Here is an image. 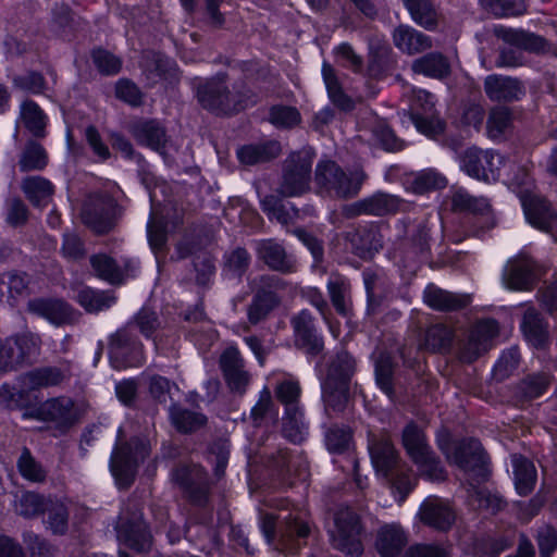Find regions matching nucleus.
<instances>
[{"instance_id": "a18cd8bd", "label": "nucleus", "mask_w": 557, "mask_h": 557, "mask_svg": "<svg viewBox=\"0 0 557 557\" xmlns=\"http://www.w3.org/2000/svg\"><path fill=\"white\" fill-rule=\"evenodd\" d=\"M76 300L89 312L108 309L115 302V298L112 295L95 292L86 287L78 290Z\"/></svg>"}, {"instance_id": "f03ea898", "label": "nucleus", "mask_w": 557, "mask_h": 557, "mask_svg": "<svg viewBox=\"0 0 557 557\" xmlns=\"http://www.w3.org/2000/svg\"><path fill=\"white\" fill-rule=\"evenodd\" d=\"M314 180L320 191L349 198L359 193L366 174L361 170L347 174L334 161L324 160L317 164Z\"/></svg>"}, {"instance_id": "c85d7f7f", "label": "nucleus", "mask_w": 557, "mask_h": 557, "mask_svg": "<svg viewBox=\"0 0 557 557\" xmlns=\"http://www.w3.org/2000/svg\"><path fill=\"white\" fill-rule=\"evenodd\" d=\"M393 40L398 49L408 54H416L432 47L430 37L408 26L396 28Z\"/></svg>"}, {"instance_id": "c03bdc74", "label": "nucleus", "mask_w": 557, "mask_h": 557, "mask_svg": "<svg viewBox=\"0 0 557 557\" xmlns=\"http://www.w3.org/2000/svg\"><path fill=\"white\" fill-rule=\"evenodd\" d=\"M412 20L426 29H432L437 23V13L428 0H403Z\"/></svg>"}, {"instance_id": "58836bf2", "label": "nucleus", "mask_w": 557, "mask_h": 557, "mask_svg": "<svg viewBox=\"0 0 557 557\" xmlns=\"http://www.w3.org/2000/svg\"><path fill=\"white\" fill-rule=\"evenodd\" d=\"M16 468L21 476L30 483L42 484L47 480L48 470L33 456L27 447L22 449L16 460Z\"/></svg>"}, {"instance_id": "3c124183", "label": "nucleus", "mask_w": 557, "mask_h": 557, "mask_svg": "<svg viewBox=\"0 0 557 557\" xmlns=\"http://www.w3.org/2000/svg\"><path fill=\"white\" fill-rule=\"evenodd\" d=\"M447 184L446 178L434 170H424L418 173L412 181L414 193L423 194L432 189L444 188Z\"/></svg>"}, {"instance_id": "5701e85b", "label": "nucleus", "mask_w": 557, "mask_h": 557, "mask_svg": "<svg viewBox=\"0 0 557 557\" xmlns=\"http://www.w3.org/2000/svg\"><path fill=\"white\" fill-rule=\"evenodd\" d=\"M256 250L259 259L272 270L281 272L294 271V258L287 255L278 243L272 239L260 240L256 244Z\"/></svg>"}, {"instance_id": "2f4dec72", "label": "nucleus", "mask_w": 557, "mask_h": 557, "mask_svg": "<svg viewBox=\"0 0 557 557\" xmlns=\"http://www.w3.org/2000/svg\"><path fill=\"white\" fill-rule=\"evenodd\" d=\"M354 369H355V360L347 352L339 354L337 356L336 360H334L332 362L330 370H329L327 380L323 387L325 401L329 405L332 404V400H331V396L326 395V388L329 386H331L333 381L334 382L338 381L342 386L341 394L345 398V385H346L347 381L349 380L350 375L352 374Z\"/></svg>"}, {"instance_id": "412c9836", "label": "nucleus", "mask_w": 557, "mask_h": 557, "mask_svg": "<svg viewBox=\"0 0 557 557\" xmlns=\"http://www.w3.org/2000/svg\"><path fill=\"white\" fill-rule=\"evenodd\" d=\"M398 205L396 197L384 193H376L371 197L352 203L345 210L349 216L359 214L384 215L396 211Z\"/></svg>"}, {"instance_id": "cd10ccee", "label": "nucleus", "mask_w": 557, "mask_h": 557, "mask_svg": "<svg viewBox=\"0 0 557 557\" xmlns=\"http://www.w3.org/2000/svg\"><path fill=\"white\" fill-rule=\"evenodd\" d=\"M29 312L46 318L55 325L67 321L69 309L64 301L53 298H35L28 301Z\"/></svg>"}, {"instance_id": "8fccbe9b", "label": "nucleus", "mask_w": 557, "mask_h": 557, "mask_svg": "<svg viewBox=\"0 0 557 557\" xmlns=\"http://www.w3.org/2000/svg\"><path fill=\"white\" fill-rule=\"evenodd\" d=\"M300 386L297 381L285 380L276 387V396L285 406V412L300 410L298 400L300 397Z\"/></svg>"}, {"instance_id": "f704fd0d", "label": "nucleus", "mask_w": 557, "mask_h": 557, "mask_svg": "<svg viewBox=\"0 0 557 557\" xmlns=\"http://www.w3.org/2000/svg\"><path fill=\"white\" fill-rule=\"evenodd\" d=\"M512 466L517 492L520 495L530 494L536 482V470L534 465L522 456L513 455Z\"/></svg>"}, {"instance_id": "4be33fe9", "label": "nucleus", "mask_w": 557, "mask_h": 557, "mask_svg": "<svg viewBox=\"0 0 557 557\" xmlns=\"http://www.w3.org/2000/svg\"><path fill=\"white\" fill-rule=\"evenodd\" d=\"M90 264L96 274L110 282L121 283L129 271L137 268V262L133 260H125L123 265L119 264L113 258L104 253L94 255L90 258Z\"/></svg>"}, {"instance_id": "7ed1b4c3", "label": "nucleus", "mask_w": 557, "mask_h": 557, "mask_svg": "<svg viewBox=\"0 0 557 557\" xmlns=\"http://www.w3.org/2000/svg\"><path fill=\"white\" fill-rule=\"evenodd\" d=\"M403 445L407 455L418 467L420 473L431 481L445 479V471L426 443L423 432L413 423L408 424L403 432Z\"/></svg>"}, {"instance_id": "dca6fc26", "label": "nucleus", "mask_w": 557, "mask_h": 557, "mask_svg": "<svg viewBox=\"0 0 557 557\" xmlns=\"http://www.w3.org/2000/svg\"><path fill=\"white\" fill-rule=\"evenodd\" d=\"M498 334V325L495 320L487 319L478 322L472 329L468 342L462 350V359L471 362L481 354L487 351L492 341Z\"/></svg>"}, {"instance_id": "79ce46f5", "label": "nucleus", "mask_w": 557, "mask_h": 557, "mask_svg": "<svg viewBox=\"0 0 557 557\" xmlns=\"http://www.w3.org/2000/svg\"><path fill=\"white\" fill-rule=\"evenodd\" d=\"M37 416L42 420L65 424L70 420V398L55 397L48 399L37 409Z\"/></svg>"}, {"instance_id": "f8f14e48", "label": "nucleus", "mask_w": 557, "mask_h": 557, "mask_svg": "<svg viewBox=\"0 0 557 557\" xmlns=\"http://www.w3.org/2000/svg\"><path fill=\"white\" fill-rule=\"evenodd\" d=\"M36 350L37 337L33 334L8 337L0 344V372L17 369Z\"/></svg>"}, {"instance_id": "20e7f679", "label": "nucleus", "mask_w": 557, "mask_h": 557, "mask_svg": "<svg viewBox=\"0 0 557 557\" xmlns=\"http://www.w3.org/2000/svg\"><path fill=\"white\" fill-rule=\"evenodd\" d=\"M523 175L527 176L525 172ZM509 182L515 188L523 187L519 191V198L525 218L532 226L541 231H549L557 226V211L550 202L533 191V185L528 177L520 182L516 176H510Z\"/></svg>"}, {"instance_id": "f257e3e1", "label": "nucleus", "mask_w": 557, "mask_h": 557, "mask_svg": "<svg viewBox=\"0 0 557 557\" xmlns=\"http://www.w3.org/2000/svg\"><path fill=\"white\" fill-rule=\"evenodd\" d=\"M282 511H286V513L281 512L277 517L284 521V525L280 530L281 544L287 553L293 554L300 547L299 540L309 534V523L304 510L286 507ZM275 521L276 517L271 513L264 515L261 519V530L268 543L273 540Z\"/></svg>"}, {"instance_id": "09e8293b", "label": "nucleus", "mask_w": 557, "mask_h": 557, "mask_svg": "<svg viewBox=\"0 0 557 557\" xmlns=\"http://www.w3.org/2000/svg\"><path fill=\"white\" fill-rule=\"evenodd\" d=\"M322 75L332 101L344 110L351 109V100L343 92L334 70L330 64L323 63Z\"/></svg>"}, {"instance_id": "ddd939ff", "label": "nucleus", "mask_w": 557, "mask_h": 557, "mask_svg": "<svg viewBox=\"0 0 557 557\" xmlns=\"http://www.w3.org/2000/svg\"><path fill=\"white\" fill-rule=\"evenodd\" d=\"M434 104V96L429 91L420 89L416 92L414 108L417 111L410 115V121L420 133L426 136H434L444 129V124L433 112Z\"/></svg>"}, {"instance_id": "f3484780", "label": "nucleus", "mask_w": 557, "mask_h": 557, "mask_svg": "<svg viewBox=\"0 0 557 557\" xmlns=\"http://www.w3.org/2000/svg\"><path fill=\"white\" fill-rule=\"evenodd\" d=\"M128 131L140 146L165 154L169 139L164 127L156 120H138L129 125Z\"/></svg>"}, {"instance_id": "7c9ffc66", "label": "nucleus", "mask_w": 557, "mask_h": 557, "mask_svg": "<svg viewBox=\"0 0 557 557\" xmlns=\"http://www.w3.org/2000/svg\"><path fill=\"white\" fill-rule=\"evenodd\" d=\"M453 205L457 209L485 216L487 227L495 225V219L487 198L474 197L465 190H458L453 196Z\"/></svg>"}, {"instance_id": "c756f323", "label": "nucleus", "mask_w": 557, "mask_h": 557, "mask_svg": "<svg viewBox=\"0 0 557 557\" xmlns=\"http://www.w3.org/2000/svg\"><path fill=\"white\" fill-rule=\"evenodd\" d=\"M424 302L435 310H455L466 307L470 299L465 295H457L429 285L423 294Z\"/></svg>"}, {"instance_id": "864d4df0", "label": "nucleus", "mask_w": 557, "mask_h": 557, "mask_svg": "<svg viewBox=\"0 0 557 557\" xmlns=\"http://www.w3.org/2000/svg\"><path fill=\"white\" fill-rule=\"evenodd\" d=\"M549 384L548 376L544 373L530 375L519 385V394L523 399L540 397Z\"/></svg>"}, {"instance_id": "0eeeda50", "label": "nucleus", "mask_w": 557, "mask_h": 557, "mask_svg": "<svg viewBox=\"0 0 557 557\" xmlns=\"http://www.w3.org/2000/svg\"><path fill=\"white\" fill-rule=\"evenodd\" d=\"M505 159L491 150L468 149L461 158V169L471 177L491 182L500 177Z\"/></svg>"}, {"instance_id": "4c0bfd02", "label": "nucleus", "mask_w": 557, "mask_h": 557, "mask_svg": "<svg viewBox=\"0 0 557 557\" xmlns=\"http://www.w3.org/2000/svg\"><path fill=\"white\" fill-rule=\"evenodd\" d=\"M411 69L416 74H422L433 78H443L450 72L447 59L440 53H429L416 59Z\"/></svg>"}, {"instance_id": "37998d69", "label": "nucleus", "mask_w": 557, "mask_h": 557, "mask_svg": "<svg viewBox=\"0 0 557 557\" xmlns=\"http://www.w3.org/2000/svg\"><path fill=\"white\" fill-rule=\"evenodd\" d=\"M170 418L176 430L183 433L194 432L207 422V418L203 414L177 406H173L170 409Z\"/></svg>"}, {"instance_id": "338daca9", "label": "nucleus", "mask_w": 557, "mask_h": 557, "mask_svg": "<svg viewBox=\"0 0 557 557\" xmlns=\"http://www.w3.org/2000/svg\"><path fill=\"white\" fill-rule=\"evenodd\" d=\"M373 137L387 151H396L401 148V144L393 131L384 124H380L373 129Z\"/></svg>"}, {"instance_id": "393cba45", "label": "nucleus", "mask_w": 557, "mask_h": 557, "mask_svg": "<svg viewBox=\"0 0 557 557\" xmlns=\"http://www.w3.org/2000/svg\"><path fill=\"white\" fill-rule=\"evenodd\" d=\"M407 536L398 524L382 527L377 532L376 549L381 557H404Z\"/></svg>"}, {"instance_id": "a19ab883", "label": "nucleus", "mask_w": 557, "mask_h": 557, "mask_svg": "<svg viewBox=\"0 0 557 557\" xmlns=\"http://www.w3.org/2000/svg\"><path fill=\"white\" fill-rule=\"evenodd\" d=\"M521 329L525 338L535 347L542 346L547 338V325L534 309L525 311Z\"/></svg>"}, {"instance_id": "c9c22d12", "label": "nucleus", "mask_w": 557, "mask_h": 557, "mask_svg": "<svg viewBox=\"0 0 557 557\" xmlns=\"http://www.w3.org/2000/svg\"><path fill=\"white\" fill-rule=\"evenodd\" d=\"M20 120L34 137L46 136L47 116L34 101L27 100L21 104Z\"/></svg>"}, {"instance_id": "052dcab7", "label": "nucleus", "mask_w": 557, "mask_h": 557, "mask_svg": "<svg viewBox=\"0 0 557 557\" xmlns=\"http://www.w3.org/2000/svg\"><path fill=\"white\" fill-rule=\"evenodd\" d=\"M92 60L98 71L104 75L117 74L122 66V62L117 57L102 49L94 51Z\"/></svg>"}, {"instance_id": "603ef678", "label": "nucleus", "mask_w": 557, "mask_h": 557, "mask_svg": "<svg viewBox=\"0 0 557 557\" xmlns=\"http://www.w3.org/2000/svg\"><path fill=\"white\" fill-rule=\"evenodd\" d=\"M511 124V117L510 113L505 108H495L491 111L486 131L488 137L493 139L500 138L507 129L510 127Z\"/></svg>"}, {"instance_id": "680f3d73", "label": "nucleus", "mask_w": 557, "mask_h": 557, "mask_svg": "<svg viewBox=\"0 0 557 557\" xmlns=\"http://www.w3.org/2000/svg\"><path fill=\"white\" fill-rule=\"evenodd\" d=\"M13 84L16 88L32 94H41L46 89L44 76L33 71L14 76Z\"/></svg>"}, {"instance_id": "4d7b16f0", "label": "nucleus", "mask_w": 557, "mask_h": 557, "mask_svg": "<svg viewBox=\"0 0 557 557\" xmlns=\"http://www.w3.org/2000/svg\"><path fill=\"white\" fill-rule=\"evenodd\" d=\"M451 331L444 325H433L425 333L424 345L431 350H442L449 346Z\"/></svg>"}, {"instance_id": "a211bd4d", "label": "nucleus", "mask_w": 557, "mask_h": 557, "mask_svg": "<svg viewBox=\"0 0 557 557\" xmlns=\"http://www.w3.org/2000/svg\"><path fill=\"white\" fill-rule=\"evenodd\" d=\"M369 453L376 474L387 479L398 461V454L389 437L372 436L369 440Z\"/></svg>"}, {"instance_id": "0e129e2a", "label": "nucleus", "mask_w": 557, "mask_h": 557, "mask_svg": "<svg viewBox=\"0 0 557 557\" xmlns=\"http://www.w3.org/2000/svg\"><path fill=\"white\" fill-rule=\"evenodd\" d=\"M519 351L517 348H510L502 354L494 367V373L498 379H504L518 367Z\"/></svg>"}, {"instance_id": "aec40b11", "label": "nucleus", "mask_w": 557, "mask_h": 557, "mask_svg": "<svg viewBox=\"0 0 557 557\" xmlns=\"http://www.w3.org/2000/svg\"><path fill=\"white\" fill-rule=\"evenodd\" d=\"M220 367L232 389L243 391L249 377L244 370V360L235 346L227 347L220 357Z\"/></svg>"}, {"instance_id": "774afa93", "label": "nucleus", "mask_w": 557, "mask_h": 557, "mask_svg": "<svg viewBox=\"0 0 557 557\" xmlns=\"http://www.w3.org/2000/svg\"><path fill=\"white\" fill-rule=\"evenodd\" d=\"M537 543L542 557H549L557 546V532L550 527H543L537 534Z\"/></svg>"}, {"instance_id": "423d86ee", "label": "nucleus", "mask_w": 557, "mask_h": 557, "mask_svg": "<svg viewBox=\"0 0 557 557\" xmlns=\"http://www.w3.org/2000/svg\"><path fill=\"white\" fill-rule=\"evenodd\" d=\"M79 216L82 222L94 233H109L115 224L114 202L107 195H89L83 202Z\"/></svg>"}, {"instance_id": "ea45409f", "label": "nucleus", "mask_w": 557, "mask_h": 557, "mask_svg": "<svg viewBox=\"0 0 557 557\" xmlns=\"http://www.w3.org/2000/svg\"><path fill=\"white\" fill-rule=\"evenodd\" d=\"M47 164L48 154L45 148L33 139L28 140L23 148L18 159L20 171H42Z\"/></svg>"}, {"instance_id": "473e14b6", "label": "nucleus", "mask_w": 557, "mask_h": 557, "mask_svg": "<svg viewBox=\"0 0 557 557\" xmlns=\"http://www.w3.org/2000/svg\"><path fill=\"white\" fill-rule=\"evenodd\" d=\"M21 189L35 207H45L53 194L51 182L42 176L25 177L21 183Z\"/></svg>"}, {"instance_id": "6ab92c4d", "label": "nucleus", "mask_w": 557, "mask_h": 557, "mask_svg": "<svg viewBox=\"0 0 557 557\" xmlns=\"http://www.w3.org/2000/svg\"><path fill=\"white\" fill-rule=\"evenodd\" d=\"M534 262L528 257L510 260L503 274V283L511 290L529 289L534 281Z\"/></svg>"}, {"instance_id": "9b49d317", "label": "nucleus", "mask_w": 557, "mask_h": 557, "mask_svg": "<svg viewBox=\"0 0 557 557\" xmlns=\"http://www.w3.org/2000/svg\"><path fill=\"white\" fill-rule=\"evenodd\" d=\"M197 97L205 109L218 113L227 114L245 108V104L230 92L221 76L199 86Z\"/></svg>"}, {"instance_id": "bf43d9fd", "label": "nucleus", "mask_w": 557, "mask_h": 557, "mask_svg": "<svg viewBox=\"0 0 557 557\" xmlns=\"http://www.w3.org/2000/svg\"><path fill=\"white\" fill-rule=\"evenodd\" d=\"M327 449L333 454L347 450L351 443V433L348 429L332 428L325 436Z\"/></svg>"}, {"instance_id": "49530a36", "label": "nucleus", "mask_w": 557, "mask_h": 557, "mask_svg": "<svg viewBox=\"0 0 557 557\" xmlns=\"http://www.w3.org/2000/svg\"><path fill=\"white\" fill-rule=\"evenodd\" d=\"M278 304V298L273 292H258L248 309V319L256 324Z\"/></svg>"}, {"instance_id": "39448f33", "label": "nucleus", "mask_w": 557, "mask_h": 557, "mask_svg": "<svg viewBox=\"0 0 557 557\" xmlns=\"http://www.w3.org/2000/svg\"><path fill=\"white\" fill-rule=\"evenodd\" d=\"M329 532L336 549L351 556L361 555V527L358 516L350 508H341L335 513L334 524Z\"/></svg>"}, {"instance_id": "a878e982", "label": "nucleus", "mask_w": 557, "mask_h": 557, "mask_svg": "<svg viewBox=\"0 0 557 557\" xmlns=\"http://www.w3.org/2000/svg\"><path fill=\"white\" fill-rule=\"evenodd\" d=\"M484 89L491 100L512 101L523 95V88L517 79L490 75L485 78Z\"/></svg>"}, {"instance_id": "4468645a", "label": "nucleus", "mask_w": 557, "mask_h": 557, "mask_svg": "<svg viewBox=\"0 0 557 557\" xmlns=\"http://www.w3.org/2000/svg\"><path fill=\"white\" fill-rule=\"evenodd\" d=\"M116 532L120 542L137 552H145L151 545L150 533L141 520L140 513L134 515L132 520H128L122 513L116 525Z\"/></svg>"}, {"instance_id": "1a4fd4ad", "label": "nucleus", "mask_w": 557, "mask_h": 557, "mask_svg": "<svg viewBox=\"0 0 557 557\" xmlns=\"http://www.w3.org/2000/svg\"><path fill=\"white\" fill-rule=\"evenodd\" d=\"M312 157L309 152L293 153L286 161L280 191L283 196H298L309 188Z\"/></svg>"}, {"instance_id": "e433bc0d", "label": "nucleus", "mask_w": 557, "mask_h": 557, "mask_svg": "<svg viewBox=\"0 0 557 557\" xmlns=\"http://www.w3.org/2000/svg\"><path fill=\"white\" fill-rule=\"evenodd\" d=\"M281 146L277 141H268L260 145H247L237 150V157L244 164L252 165L269 161L277 157Z\"/></svg>"}, {"instance_id": "13d9d810", "label": "nucleus", "mask_w": 557, "mask_h": 557, "mask_svg": "<svg viewBox=\"0 0 557 557\" xmlns=\"http://www.w3.org/2000/svg\"><path fill=\"white\" fill-rule=\"evenodd\" d=\"M269 120L276 127H293L300 122V113L296 108L276 106L271 109Z\"/></svg>"}, {"instance_id": "b1692460", "label": "nucleus", "mask_w": 557, "mask_h": 557, "mask_svg": "<svg viewBox=\"0 0 557 557\" xmlns=\"http://www.w3.org/2000/svg\"><path fill=\"white\" fill-rule=\"evenodd\" d=\"M63 380V374L57 368L46 367L27 372L18 377V396L44 387L58 385Z\"/></svg>"}, {"instance_id": "69168bd1", "label": "nucleus", "mask_w": 557, "mask_h": 557, "mask_svg": "<svg viewBox=\"0 0 557 557\" xmlns=\"http://www.w3.org/2000/svg\"><path fill=\"white\" fill-rule=\"evenodd\" d=\"M448 549L437 544H416L410 546L404 557H448Z\"/></svg>"}, {"instance_id": "5fc2aeb1", "label": "nucleus", "mask_w": 557, "mask_h": 557, "mask_svg": "<svg viewBox=\"0 0 557 557\" xmlns=\"http://www.w3.org/2000/svg\"><path fill=\"white\" fill-rule=\"evenodd\" d=\"M47 509L46 499L38 493L26 492L22 494L18 502V513L23 517L30 518L40 515Z\"/></svg>"}, {"instance_id": "2eb2a0df", "label": "nucleus", "mask_w": 557, "mask_h": 557, "mask_svg": "<svg viewBox=\"0 0 557 557\" xmlns=\"http://www.w3.org/2000/svg\"><path fill=\"white\" fill-rule=\"evenodd\" d=\"M295 344L307 354L317 355L323 348V341L313 324V318L308 310H302L290 320Z\"/></svg>"}, {"instance_id": "72a5a7b5", "label": "nucleus", "mask_w": 557, "mask_h": 557, "mask_svg": "<svg viewBox=\"0 0 557 557\" xmlns=\"http://www.w3.org/2000/svg\"><path fill=\"white\" fill-rule=\"evenodd\" d=\"M327 292L335 310L347 317L350 311V284L349 281L339 274H331L327 282Z\"/></svg>"}, {"instance_id": "bb28decb", "label": "nucleus", "mask_w": 557, "mask_h": 557, "mask_svg": "<svg viewBox=\"0 0 557 557\" xmlns=\"http://www.w3.org/2000/svg\"><path fill=\"white\" fill-rule=\"evenodd\" d=\"M421 520L437 530H447L455 520V515L448 504L440 499L425 502L420 510Z\"/></svg>"}, {"instance_id": "6e6552de", "label": "nucleus", "mask_w": 557, "mask_h": 557, "mask_svg": "<svg viewBox=\"0 0 557 557\" xmlns=\"http://www.w3.org/2000/svg\"><path fill=\"white\" fill-rule=\"evenodd\" d=\"M438 446L447 460L457 465L465 472L483 470L484 454L476 440L451 442L448 438H438Z\"/></svg>"}, {"instance_id": "9d476101", "label": "nucleus", "mask_w": 557, "mask_h": 557, "mask_svg": "<svg viewBox=\"0 0 557 557\" xmlns=\"http://www.w3.org/2000/svg\"><path fill=\"white\" fill-rule=\"evenodd\" d=\"M150 453L147 443L136 441L133 447H121L114 450L111 457V471L120 486H128L135 476L139 460H144Z\"/></svg>"}, {"instance_id": "6e6d98bb", "label": "nucleus", "mask_w": 557, "mask_h": 557, "mask_svg": "<svg viewBox=\"0 0 557 557\" xmlns=\"http://www.w3.org/2000/svg\"><path fill=\"white\" fill-rule=\"evenodd\" d=\"M482 7L496 16L518 15L523 11L522 0H480Z\"/></svg>"}, {"instance_id": "e2e57ef3", "label": "nucleus", "mask_w": 557, "mask_h": 557, "mask_svg": "<svg viewBox=\"0 0 557 557\" xmlns=\"http://www.w3.org/2000/svg\"><path fill=\"white\" fill-rule=\"evenodd\" d=\"M47 523L54 534H64L67 530V508L64 504H52L47 508Z\"/></svg>"}, {"instance_id": "de8ad7c7", "label": "nucleus", "mask_w": 557, "mask_h": 557, "mask_svg": "<svg viewBox=\"0 0 557 557\" xmlns=\"http://www.w3.org/2000/svg\"><path fill=\"white\" fill-rule=\"evenodd\" d=\"M283 434L295 444L301 443L307 435V426L304 422L301 409L292 412H285L283 418Z\"/></svg>"}]
</instances>
